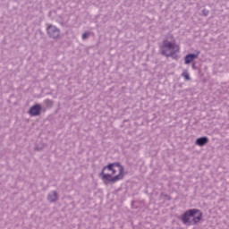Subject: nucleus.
I'll use <instances>...</instances> for the list:
<instances>
[{
  "instance_id": "obj_1",
  "label": "nucleus",
  "mask_w": 229,
  "mask_h": 229,
  "mask_svg": "<svg viewBox=\"0 0 229 229\" xmlns=\"http://www.w3.org/2000/svg\"><path fill=\"white\" fill-rule=\"evenodd\" d=\"M99 176L105 183L119 182L124 178V168L119 163L109 164L104 166Z\"/></svg>"
},
{
  "instance_id": "obj_2",
  "label": "nucleus",
  "mask_w": 229,
  "mask_h": 229,
  "mask_svg": "<svg viewBox=\"0 0 229 229\" xmlns=\"http://www.w3.org/2000/svg\"><path fill=\"white\" fill-rule=\"evenodd\" d=\"M161 53L167 58L171 56L174 60H178L176 53H180V45L176 44V39L173 35H169L164 39L161 46Z\"/></svg>"
},
{
  "instance_id": "obj_3",
  "label": "nucleus",
  "mask_w": 229,
  "mask_h": 229,
  "mask_svg": "<svg viewBox=\"0 0 229 229\" xmlns=\"http://www.w3.org/2000/svg\"><path fill=\"white\" fill-rule=\"evenodd\" d=\"M203 217V213L199 209H189L182 216L183 225L191 226V225H198Z\"/></svg>"
},
{
  "instance_id": "obj_4",
  "label": "nucleus",
  "mask_w": 229,
  "mask_h": 229,
  "mask_svg": "<svg viewBox=\"0 0 229 229\" xmlns=\"http://www.w3.org/2000/svg\"><path fill=\"white\" fill-rule=\"evenodd\" d=\"M47 34L51 38H58V37H60V30L53 25H50L47 28Z\"/></svg>"
},
{
  "instance_id": "obj_5",
  "label": "nucleus",
  "mask_w": 229,
  "mask_h": 229,
  "mask_svg": "<svg viewBox=\"0 0 229 229\" xmlns=\"http://www.w3.org/2000/svg\"><path fill=\"white\" fill-rule=\"evenodd\" d=\"M40 110H42V107H40V105H36L30 109V115H40Z\"/></svg>"
},
{
  "instance_id": "obj_6",
  "label": "nucleus",
  "mask_w": 229,
  "mask_h": 229,
  "mask_svg": "<svg viewBox=\"0 0 229 229\" xmlns=\"http://www.w3.org/2000/svg\"><path fill=\"white\" fill-rule=\"evenodd\" d=\"M198 58V55L196 54H189L184 58V64L188 65V64H191V62H193V60H196Z\"/></svg>"
},
{
  "instance_id": "obj_7",
  "label": "nucleus",
  "mask_w": 229,
  "mask_h": 229,
  "mask_svg": "<svg viewBox=\"0 0 229 229\" xmlns=\"http://www.w3.org/2000/svg\"><path fill=\"white\" fill-rule=\"evenodd\" d=\"M207 142H208V138H207V137L199 138L196 140L197 146H205V144H207Z\"/></svg>"
},
{
  "instance_id": "obj_8",
  "label": "nucleus",
  "mask_w": 229,
  "mask_h": 229,
  "mask_svg": "<svg viewBox=\"0 0 229 229\" xmlns=\"http://www.w3.org/2000/svg\"><path fill=\"white\" fill-rule=\"evenodd\" d=\"M56 199H58V195L56 194V191H52L49 195H48V201H56Z\"/></svg>"
},
{
  "instance_id": "obj_9",
  "label": "nucleus",
  "mask_w": 229,
  "mask_h": 229,
  "mask_svg": "<svg viewBox=\"0 0 229 229\" xmlns=\"http://www.w3.org/2000/svg\"><path fill=\"white\" fill-rule=\"evenodd\" d=\"M182 76L184 77V80H186V81H189V80H191V77H190V75H189V72H185V71L182 72Z\"/></svg>"
},
{
  "instance_id": "obj_10",
  "label": "nucleus",
  "mask_w": 229,
  "mask_h": 229,
  "mask_svg": "<svg viewBox=\"0 0 229 229\" xmlns=\"http://www.w3.org/2000/svg\"><path fill=\"white\" fill-rule=\"evenodd\" d=\"M89 38V32H85V33L82 35L83 40H85V38Z\"/></svg>"
}]
</instances>
